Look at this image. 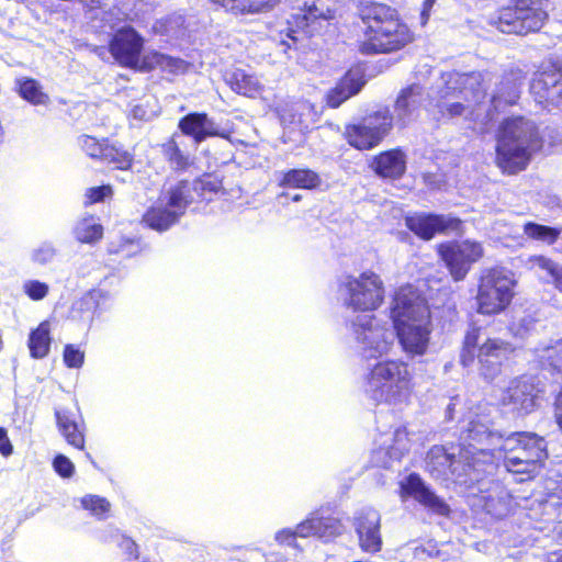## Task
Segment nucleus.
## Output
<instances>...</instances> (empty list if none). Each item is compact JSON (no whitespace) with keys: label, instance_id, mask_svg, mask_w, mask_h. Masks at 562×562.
I'll return each mask as SVG.
<instances>
[{"label":"nucleus","instance_id":"72a5a7b5","mask_svg":"<svg viewBox=\"0 0 562 562\" xmlns=\"http://www.w3.org/2000/svg\"><path fill=\"white\" fill-rule=\"evenodd\" d=\"M109 293L94 289L87 292L72 305V317L85 322H91L97 308L101 307L109 300Z\"/></svg>","mask_w":562,"mask_h":562},{"label":"nucleus","instance_id":"2eb2a0df","mask_svg":"<svg viewBox=\"0 0 562 562\" xmlns=\"http://www.w3.org/2000/svg\"><path fill=\"white\" fill-rule=\"evenodd\" d=\"M449 74L450 72H446L441 76L440 82L434 89L432 94H427V99L425 98L424 90L419 85H412L403 89L396 99L394 108L397 124L405 126L414 121L418 116L422 106H425L435 117L452 119L451 116L443 114V112H446V106L438 105L439 90H447L443 77Z\"/></svg>","mask_w":562,"mask_h":562},{"label":"nucleus","instance_id":"0eeeda50","mask_svg":"<svg viewBox=\"0 0 562 562\" xmlns=\"http://www.w3.org/2000/svg\"><path fill=\"white\" fill-rule=\"evenodd\" d=\"M461 435L462 448L459 451V458L454 453L448 452L443 447H432L426 459L428 471L437 479H449L450 476L460 484L473 483L477 480L475 472L485 471L481 467V458L477 451L480 446L476 441L468 437V416L464 420Z\"/></svg>","mask_w":562,"mask_h":562},{"label":"nucleus","instance_id":"5701e85b","mask_svg":"<svg viewBox=\"0 0 562 562\" xmlns=\"http://www.w3.org/2000/svg\"><path fill=\"white\" fill-rule=\"evenodd\" d=\"M380 522L379 512L371 507L361 509L355 518L360 548L368 553H375L381 550Z\"/></svg>","mask_w":562,"mask_h":562},{"label":"nucleus","instance_id":"e433bc0d","mask_svg":"<svg viewBox=\"0 0 562 562\" xmlns=\"http://www.w3.org/2000/svg\"><path fill=\"white\" fill-rule=\"evenodd\" d=\"M538 359L557 372H562V337L541 344L535 350Z\"/></svg>","mask_w":562,"mask_h":562},{"label":"nucleus","instance_id":"f704fd0d","mask_svg":"<svg viewBox=\"0 0 562 562\" xmlns=\"http://www.w3.org/2000/svg\"><path fill=\"white\" fill-rule=\"evenodd\" d=\"M322 180L317 172L311 169H291L283 173L281 187L313 190L321 186Z\"/></svg>","mask_w":562,"mask_h":562},{"label":"nucleus","instance_id":"4c0bfd02","mask_svg":"<svg viewBox=\"0 0 562 562\" xmlns=\"http://www.w3.org/2000/svg\"><path fill=\"white\" fill-rule=\"evenodd\" d=\"M49 323L43 322L30 334L29 348L31 356L36 359L47 356L50 346Z\"/></svg>","mask_w":562,"mask_h":562},{"label":"nucleus","instance_id":"7c9ffc66","mask_svg":"<svg viewBox=\"0 0 562 562\" xmlns=\"http://www.w3.org/2000/svg\"><path fill=\"white\" fill-rule=\"evenodd\" d=\"M296 533L301 538L319 537L326 538L339 532V525L333 518H324L318 513L311 514L304 521L295 528Z\"/></svg>","mask_w":562,"mask_h":562},{"label":"nucleus","instance_id":"13d9d810","mask_svg":"<svg viewBox=\"0 0 562 562\" xmlns=\"http://www.w3.org/2000/svg\"><path fill=\"white\" fill-rule=\"evenodd\" d=\"M436 3V0H424L422 4V11H420V24L424 26L427 24L430 12Z\"/></svg>","mask_w":562,"mask_h":562},{"label":"nucleus","instance_id":"8fccbe9b","mask_svg":"<svg viewBox=\"0 0 562 562\" xmlns=\"http://www.w3.org/2000/svg\"><path fill=\"white\" fill-rule=\"evenodd\" d=\"M112 188L111 186H101L93 187L87 190L86 192V204H93L98 202H102L108 198L112 196Z\"/></svg>","mask_w":562,"mask_h":562},{"label":"nucleus","instance_id":"052dcab7","mask_svg":"<svg viewBox=\"0 0 562 562\" xmlns=\"http://www.w3.org/2000/svg\"><path fill=\"white\" fill-rule=\"evenodd\" d=\"M131 112L133 117L137 120H147V113L142 105H135Z\"/></svg>","mask_w":562,"mask_h":562},{"label":"nucleus","instance_id":"f03ea898","mask_svg":"<svg viewBox=\"0 0 562 562\" xmlns=\"http://www.w3.org/2000/svg\"><path fill=\"white\" fill-rule=\"evenodd\" d=\"M492 408L480 404L468 413V437L477 442L482 465L502 461L508 472L532 477L547 458V443L533 432L508 436L494 428Z\"/></svg>","mask_w":562,"mask_h":562},{"label":"nucleus","instance_id":"c756f323","mask_svg":"<svg viewBox=\"0 0 562 562\" xmlns=\"http://www.w3.org/2000/svg\"><path fill=\"white\" fill-rule=\"evenodd\" d=\"M364 81L358 70L348 71L326 97L330 108H338L344 101L358 93Z\"/></svg>","mask_w":562,"mask_h":562},{"label":"nucleus","instance_id":"5fc2aeb1","mask_svg":"<svg viewBox=\"0 0 562 562\" xmlns=\"http://www.w3.org/2000/svg\"><path fill=\"white\" fill-rule=\"evenodd\" d=\"M297 533H296V530L294 529H290V528H284L282 530H279L276 536H274V539L276 541L279 543V544H286V546H290V547H297L296 544V538H297Z\"/></svg>","mask_w":562,"mask_h":562},{"label":"nucleus","instance_id":"6e6552de","mask_svg":"<svg viewBox=\"0 0 562 562\" xmlns=\"http://www.w3.org/2000/svg\"><path fill=\"white\" fill-rule=\"evenodd\" d=\"M514 348L498 337L486 336L481 328L474 327L465 334L460 353V362L468 368L479 363L480 374L487 381L494 380L502 372L504 362Z\"/></svg>","mask_w":562,"mask_h":562},{"label":"nucleus","instance_id":"680f3d73","mask_svg":"<svg viewBox=\"0 0 562 562\" xmlns=\"http://www.w3.org/2000/svg\"><path fill=\"white\" fill-rule=\"evenodd\" d=\"M429 555V552L423 547L414 548V558L418 561L425 560V557Z\"/></svg>","mask_w":562,"mask_h":562},{"label":"nucleus","instance_id":"393cba45","mask_svg":"<svg viewBox=\"0 0 562 562\" xmlns=\"http://www.w3.org/2000/svg\"><path fill=\"white\" fill-rule=\"evenodd\" d=\"M55 417L58 430L67 443L82 450L85 448V423L79 414L68 409H57Z\"/></svg>","mask_w":562,"mask_h":562},{"label":"nucleus","instance_id":"39448f33","mask_svg":"<svg viewBox=\"0 0 562 562\" xmlns=\"http://www.w3.org/2000/svg\"><path fill=\"white\" fill-rule=\"evenodd\" d=\"M542 139L536 123L524 116L508 117L499 126L496 138V165L507 173L527 168L541 149Z\"/></svg>","mask_w":562,"mask_h":562},{"label":"nucleus","instance_id":"412c9836","mask_svg":"<svg viewBox=\"0 0 562 562\" xmlns=\"http://www.w3.org/2000/svg\"><path fill=\"white\" fill-rule=\"evenodd\" d=\"M144 40L132 27L120 29L110 42V53L122 66L134 68L140 60Z\"/></svg>","mask_w":562,"mask_h":562},{"label":"nucleus","instance_id":"f257e3e1","mask_svg":"<svg viewBox=\"0 0 562 562\" xmlns=\"http://www.w3.org/2000/svg\"><path fill=\"white\" fill-rule=\"evenodd\" d=\"M447 90H439V106H446L451 117L463 116L473 123L472 128L484 133L494 112L515 104L520 98L525 76L520 70L505 74L487 99L485 77L482 72L451 71L443 77Z\"/></svg>","mask_w":562,"mask_h":562},{"label":"nucleus","instance_id":"0e129e2a","mask_svg":"<svg viewBox=\"0 0 562 562\" xmlns=\"http://www.w3.org/2000/svg\"><path fill=\"white\" fill-rule=\"evenodd\" d=\"M266 562H286V560L277 553H271L266 557Z\"/></svg>","mask_w":562,"mask_h":562},{"label":"nucleus","instance_id":"a211bd4d","mask_svg":"<svg viewBox=\"0 0 562 562\" xmlns=\"http://www.w3.org/2000/svg\"><path fill=\"white\" fill-rule=\"evenodd\" d=\"M405 225L419 238L430 240L437 234L460 233L462 221L452 214L416 212L405 217Z\"/></svg>","mask_w":562,"mask_h":562},{"label":"nucleus","instance_id":"473e14b6","mask_svg":"<svg viewBox=\"0 0 562 562\" xmlns=\"http://www.w3.org/2000/svg\"><path fill=\"white\" fill-rule=\"evenodd\" d=\"M234 15L258 14L272 9L280 0H210Z\"/></svg>","mask_w":562,"mask_h":562},{"label":"nucleus","instance_id":"a18cd8bd","mask_svg":"<svg viewBox=\"0 0 562 562\" xmlns=\"http://www.w3.org/2000/svg\"><path fill=\"white\" fill-rule=\"evenodd\" d=\"M79 145L82 150L91 158L103 159L105 147H108V142L105 139L100 142L92 136L82 135L79 137Z\"/></svg>","mask_w":562,"mask_h":562},{"label":"nucleus","instance_id":"9d476101","mask_svg":"<svg viewBox=\"0 0 562 562\" xmlns=\"http://www.w3.org/2000/svg\"><path fill=\"white\" fill-rule=\"evenodd\" d=\"M517 281L513 271L490 268L481 272L475 296L476 311L481 315H497L504 312L515 296Z\"/></svg>","mask_w":562,"mask_h":562},{"label":"nucleus","instance_id":"bf43d9fd","mask_svg":"<svg viewBox=\"0 0 562 562\" xmlns=\"http://www.w3.org/2000/svg\"><path fill=\"white\" fill-rule=\"evenodd\" d=\"M555 420L562 430V387L555 398Z\"/></svg>","mask_w":562,"mask_h":562},{"label":"nucleus","instance_id":"cd10ccee","mask_svg":"<svg viewBox=\"0 0 562 562\" xmlns=\"http://www.w3.org/2000/svg\"><path fill=\"white\" fill-rule=\"evenodd\" d=\"M276 112L283 124H299L307 126V121L313 120L316 110L308 101H283L276 106Z\"/></svg>","mask_w":562,"mask_h":562},{"label":"nucleus","instance_id":"f3484780","mask_svg":"<svg viewBox=\"0 0 562 562\" xmlns=\"http://www.w3.org/2000/svg\"><path fill=\"white\" fill-rule=\"evenodd\" d=\"M438 252L456 281L463 280L471 266L479 261L484 249L481 243L465 239L439 245Z\"/></svg>","mask_w":562,"mask_h":562},{"label":"nucleus","instance_id":"e2e57ef3","mask_svg":"<svg viewBox=\"0 0 562 562\" xmlns=\"http://www.w3.org/2000/svg\"><path fill=\"white\" fill-rule=\"evenodd\" d=\"M548 562H562V551H554L549 553Z\"/></svg>","mask_w":562,"mask_h":562},{"label":"nucleus","instance_id":"49530a36","mask_svg":"<svg viewBox=\"0 0 562 562\" xmlns=\"http://www.w3.org/2000/svg\"><path fill=\"white\" fill-rule=\"evenodd\" d=\"M164 153L176 169H184L189 165V157L184 156L177 144L170 140L164 145Z\"/></svg>","mask_w":562,"mask_h":562},{"label":"nucleus","instance_id":"3c124183","mask_svg":"<svg viewBox=\"0 0 562 562\" xmlns=\"http://www.w3.org/2000/svg\"><path fill=\"white\" fill-rule=\"evenodd\" d=\"M53 467L61 477H71L75 472L74 463L64 454L55 457Z\"/></svg>","mask_w":562,"mask_h":562},{"label":"nucleus","instance_id":"58836bf2","mask_svg":"<svg viewBox=\"0 0 562 562\" xmlns=\"http://www.w3.org/2000/svg\"><path fill=\"white\" fill-rule=\"evenodd\" d=\"M20 95L34 105H46L49 97L43 91L38 81L31 78H21L16 81Z\"/></svg>","mask_w":562,"mask_h":562},{"label":"nucleus","instance_id":"20e7f679","mask_svg":"<svg viewBox=\"0 0 562 562\" xmlns=\"http://www.w3.org/2000/svg\"><path fill=\"white\" fill-rule=\"evenodd\" d=\"M359 16L364 25L360 50L364 54H386L400 50L414 41V32L386 4L363 2Z\"/></svg>","mask_w":562,"mask_h":562},{"label":"nucleus","instance_id":"b1692460","mask_svg":"<svg viewBox=\"0 0 562 562\" xmlns=\"http://www.w3.org/2000/svg\"><path fill=\"white\" fill-rule=\"evenodd\" d=\"M402 497L412 496L432 513L441 516H448L449 506L429 488H427L420 477L416 474L408 475L401 483Z\"/></svg>","mask_w":562,"mask_h":562},{"label":"nucleus","instance_id":"ddd939ff","mask_svg":"<svg viewBox=\"0 0 562 562\" xmlns=\"http://www.w3.org/2000/svg\"><path fill=\"white\" fill-rule=\"evenodd\" d=\"M192 202L190 183L179 181L164 190L143 215V223L157 232H166L176 225Z\"/></svg>","mask_w":562,"mask_h":562},{"label":"nucleus","instance_id":"338daca9","mask_svg":"<svg viewBox=\"0 0 562 562\" xmlns=\"http://www.w3.org/2000/svg\"><path fill=\"white\" fill-rule=\"evenodd\" d=\"M292 200H293L294 202H297V201H300V200H301V195H300V194H295V195L292 198Z\"/></svg>","mask_w":562,"mask_h":562},{"label":"nucleus","instance_id":"bb28decb","mask_svg":"<svg viewBox=\"0 0 562 562\" xmlns=\"http://www.w3.org/2000/svg\"><path fill=\"white\" fill-rule=\"evenodd\" d=\"M224 79L234 92L244 97L258 98L265 91V85L260 79L244 69L236 68L226 71Z\"/></svg>","mask_w":562,"mask_h":562},{"label":"nucleus","instance_id":"aec40b11","mask_svg":"<svg viewBox=\"0 0 562 562\" xmlns=\"http://www.w3.org/2000/svg\"><path fill=\"white\" fill-rule=\"evenodd\" d=\"M413 439L406 427L398 426L392 432L380 436L379 448L373 451V461L382 468H391L409 451Z\"/></svg>","mask_w":562,"mask_h":562},{"label":"nucleus","instance_id":"c85d7f7f","mask_svg":"<svg viewBox=\"0 0 562 562\" xmlns=\"http://www.w3.org/2000/svg\"><path fill=\"white\" fill-rule=\"evenodd\" d=\"M372 168L383 178L398 179L406 170V155L401 149H391L378 155Z\"/></svg>","mask_w":562,"mask_h":562},{"label":"nucleus","instance_id":"7ed1b4c3","mask_svg":"<svg viewBox=\"0 0 562 562\" xmlns=\"http://www.w3.org/2000/svg\"><path fill=\"white\" fill-rule=\"evenodd\" d=\"M390 317L395 338L408 356H424L427 352L432 330L427 302L412 285L401 286L393 299Z\"/></svg>","mask_w":562,"mask_h":562},{"label":"nucleus","instance_id":"4be33fe9","mask_svg":"<svg viewBox=\"0 0 562 562\" xmlns=\"http://www.w3.org/2000/svg\"><path fill=\"white\" fill-rule=\"evenodd\" d=\"M481 472H475L477 482L480 484L477 492L471 494L476 498L477 503L488 513L491 516L502 518L506 516L512 508V497L508 492L501 486L498 483H491L486 488V483L480 477Z\"/></svg>","mask_w":562,"mask_h":562},{"label":"nucleus","instance_id":"09e8293b","mask_svg":"<svg viewBox=\"0 0 562 562\" xmlns=\"http://www.w3.org/2000/svg\"><path fill=\"white\" fill-rule=\"evenodd\" d=\"M63 357L68 368H81L85 361V352L75 345H66Z\"/></svg>","mask_w":562,"mask_h":562},{"label":"nucleus","instance_id":"1a4fd4ad","mask_svg":"<svg viewBox=\"0 0 562 562\" xmlns=\"http://www.w3.org/2000/svg\"><path fill=\"white\" fill-rule=\"evenodd\" d=\"M334 16L335 12L323 0L306 1L291 20L277 23L270 35L286 53L295 48L304 36L318 32Z\"/></svg>","mask_w":562,"mask_h":562},{"label":"nucleus","instance_id":"79ce46f5","mask_svg":"<svg viewBox=\"0 0 562 562\" xmlns=\"http://www.w3.org/2000/svg\"><path fill=\"white\" fill-rule=\"evenodd\" d=\"M144 67L156 68L159 67L162 70H169L171 72L183 69V61L178 58L164 55L158 52H149L144 56Z\"/></svg>","mask_w":562,"mask_h":562},{"label":"nucleus","instance_id":"dca6fc26","mask_svg":"<svg viewBox=\"0 0 562 562\" xmlns=\"http://www.w3.org/2000/svg\"><path fill=\"white\" fill-rule=\"evenodd\" d=\"M392 125L393 116L390 111L379 110L358 123L347 125L345 137L357 149H372L390 133Z\"/></svg>","mask_w":562,"mask_h":562},{"label":"nucleus","instance_id":"6e6d98bb","mask_svg":"<svg viewBox=\"0 0 562 562\" xmlns=\"http://www.w3.org/2000/svg\"><path fill=\"white\" fill-rule=\"evenodd\" d=\"M117 544L128 555L134 557L135 559L137 558V546L131 538L121 535Z\"/></svg>","mask_w":562,"mask_h":562},{"label":"nucleus","instance_id":"2f4dec72","mask_svg":"<svg viewBox=\"0 0 562 562\" xmlns=\"http://www.w3.org/2000/svg\"><path fill=\"white\" fill-rule=\"evenodd\" d=\"M179 128L183 134L192 136L196 143L217 134L214 122L205 113L186 115L180 120Z\"/></svg>","mask_w":562,"mask_h":562},{"label":"nucleus","instance_id":"774afa93","mask_svg":"<svg viewBox=\"0 0 562 562\" xmlns=\"http://www.w3.org/2000/svg\"><path fill=\"white\" fill-rule=\"evenodd\" d=\"M454 406H456V403L448 406L449 414L453 411Z\"/></svg>","mask_w":562,"mask_h":562},{"label":"nucleus","instance_id":"69168bd1","mask_svg":"<svg viewBox=\"0 0 562 562\" xmlns=\"http://www.w3.org/2000/svg\"><path fill=\"white\" fill-rule=\"evenodd\" d=\"M520 325L524 326L526 328V330H527L529 328V326L532 325V319L529 318V317L522 318L520 321Z\"/></svg>","mask_w":562,"mask_h":562},{"label":"nucleus","instance_id":"864d4df0","mask_svg":"<svg viewBox=\"0 0 562 562\" xmlns=\"http://www.w3.org/2000/svg\"><path fill=\"white\" fill-rule=\"evenodd\" d=\"M562 77H559V81L554 83L553 87H550V94L548 95V99L544 100V104L547 106H552L555 109L562 110Z\"/></svg>","mask_w":562,"mask_h":562},{"label":"nucleus","instance_id":"c03bdc74","mask_svg":"<svg viewBox=\"0 0 562 562\" xmlns=\"http://www.w3.org/2000/svg\"><path fill=\"white\" fill-rule=\"evenodd\" d=\"M80 503L83 509L99 519H104L111 509L110 502L99 495H86Z\"/></svg>","mask_w":562,"mask_h":562},{"label":"nucleus","instance_id":"a878e982","mask_svg":"<svg viewBox=\"0 0 562 562\" xmlns=\"http://www.w3.org/2000/svg\"><path fill=\"white\" fill-rule=\"evenodd\" d=\"M559 77H562V65L560 63L555 64L551 60L542 63L530 83V91L538 103L542 104L548 99L550 87L559 81Z\"/></svg>","mask_w":562,"mask_h":562},{"label":"nucleus","instance_id":"ea45409f","mask_svg":"<svg viewBox=\"0 0 562 562\" xmlns=\"http://www.w3.org/2000/svg\"><path fill=\"white\" fill-rule=\"evenodd\" d=\"M524 235L532 240L540 241L546 245H552L559 238L561 231L554 227L527 222L522 227Z\"/></svg>","mask_w":562,"mask_h":562},{"label":"nucleus","instance_id":"9b49d317","mask_svg":"<svg viewBox=\"0 0 562 562\" xmlns=\"http://www.w3.org/2000/svg\"><path fill=\"white\" fill-rule=\"evenodd\" d=\"M338 296L347 308L360 312L378 310L385 296L380 274L366 270L358 276L346 274L338 282Z\"/></svg>","mask_w":562,"mask_h":562},{"label":"nucleus","instance_id":"423d86ee","mask_svg":"<svg viewBox=\"0 0 562 562\" xmlns=\"http://www.w3.org/2000/svg\"><path fill=\"white\" fill-rule=\"evenodd\" d=\"M414 387L413 371L403 360L378 361L366 375L364 392L375 403L401 408L409 404Z\"/></svg>","mask_w":562,"mask_h":562},{"label":"nucleus","instance_id":"6ab92c4d","mask_svg":"<svg viewBox=\"0 0 562 562\" xmlns=\"http://www.w3.org/2000/svg\"><path fill=\"white\" fill-rule=\"evenodd\" d=\"M539 390L530 378L521 376L510 381L502 391L498 403L508 412L525 415L538 406Z\"/></svg>","mask_w":562,"mask_h":562},{"label":"nucleus","instance_id":"de8ad7c7","mask_svg":"<svg viewBox=\"0 0 562 562\" xmlns=\"http://www.w3.org/2000/svg\"><path fill=\"white\" fill-rule=\"evenodd\" d=\"M22 288L24 293L33 301L43 300L49 291L48 284L38 280H27Z\"/></svg>","mask_w":562,"mask_h":562},{"label":"nucleus","instance_id":"c9c22d12","mask_svg":"<svg viewBox=\"0 0 562 562\" xmlns=\"http://www.w3.org/2000/svg\"><path fill=\"white\" fill-rule=\"evenodd\" d=\"M74 235L79 243L94 244L103 236V227L93 215L79 218L74 227Z\"/></svg>","mask_w":562,"mask_h":562},{"label":"nucleus","instance_id":"4468645a","mask_svg":"<svg viewBox=\"0 0 562 562\" xmlns=\"http://www.w3.org/2000/svg\"><path fill=\"white\" fill-rule=\"evenodd\" d=\"M514 5L499 12L496 27L508 34L525 35L539 31L548 18L544 2L548 0H513Z\"/></svg>","mask_w":562,"mask_h":562},{"label":"nucleus","instance_id":"4d7b16f0","mask_svg":"<svg viewBox=\"0 0 562 562\" xmlns=\"http://www.w3.org/2000/svg\"><path fill=\"white\" fill-rule=\"evenodd\" d=\"M13 451L12 445L8 438L7 431L0 428V453L4 457H9Z\"/></svg>","mask_w":562,"mask_h":562},{"label":"nucleus","instance_id":"37998d69","mask_svg":"<svg viewBox=\"0 0 562 562\" xmlns=\"http://www.w3.org/2000/svg\"><path fill=\"white\" fill-rule=\"evenodd\" d=\"M102 160L113 164L117 169L126 170L132 166L133 155L120 146L108 144Z\"/></svg>","mask_w":562,"mask_h":562},{"label":"nucleus","instance_id":"a19ab883","mask_svg":"<svg viewBox=\"0 0 562 562\" xmlns=\"http://www.w3.org/2000/svg\"><path fill=\"white\" fill-rule=\"evenodd\" d=\"M530 269L539 268L552 278L554 286L562 291V265L544 256H531L527 260Z\"/></svg>","mask_w":562,"mask_h":562},{"label":"nucleus","instance_id":"f8f14e48","mask_svg":"<svg viewBox=\"0 0 562 562\" xmlns=\"http://www.w3.org/2000/svg\"><path fill=\"white\" fill-rule=\"evenodd\" d=\"M350 331L363 359H379L391 352L395 342L394 327L374 315H358Z\"/></svg>","mask_w":562,"mask_h":562},{"label":"nucleus","instance_id":"603ef678","mask_svg":"<svg viewBox=\"0 0 562 562\" xmlns=\"http://www.w3.org/2000/svg\"><path fill=\"white\" fill-rule=\"evenodd\" d=\"M56 255L55 248L50 244H43L33 251V260L44 265L53 260Z\"/></svg>","mask_w":562,"mask_h":562}]
</instances>
